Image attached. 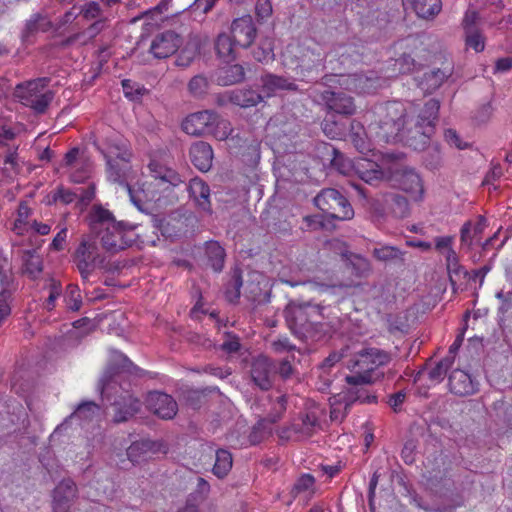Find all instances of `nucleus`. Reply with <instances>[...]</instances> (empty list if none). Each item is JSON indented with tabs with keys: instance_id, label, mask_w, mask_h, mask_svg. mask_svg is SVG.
Here are the masks:
<instances>
[{
	"instance_id": "53",
	"label": "nucleus",
	"mask_w": 512,
	"mask_h": 512,
	"mask_svg": "<svg viewBox=\"0 0 512 512\" xmlns=\"http://www.w3.org/2000/svg\"><path fill=\"white\" fill-rule=\"evenodd\" d=\"M444 138L451 147L461 150L468 147V144L461 140L458 133L453 129H447L444 133Z\"/></svg>"
},
{
	"instance_id": "4",
	"label": "nucleus",
	"mask_w": 512,
	"mask_h": 512,
	"mask_svg": "<svg viewBox=\"0 0 512 512\" xmlns=\"http://www.w3.org/2000/svg\"><path fill=\"white\" fill-rule=\"evenodd\" d=\"M89 226L99 236L102 247L110 253L130 247L137 238L134 225L117 221L109 210L100 206L90 211Z\"/></svg>"
},
{
	"instance_id": "14",
	"label": "nucleus",
	"mask_w": 512,
	"mask_h": 512,
	"mask_svg": "<svg viewBox=\"0 0 512 512\" xmlns=\"http://www.w3.org/2000/svg\"><path fill=\"white\" fill-rule=\"evenodd\" d=\"M399 187L415 201H421L424 195L422 179L413 169H402L395 174Z\"/></svg>"
},
{
	"instance_id": "17",
	"label": "nucleus",
	"mask_w": 512,
	"mask_h": 512,
	"mask_svg": "<svg viewBox=\"0 0 512 512\" xmlns=\"http://www.w3.org/2000/svg\"><path fill=\"white\" fill-rule=\"evenodd\" d=\"M76 485L70 480H63L54 490L53 509L54 512H68L70 503L76 497Z\"/></svg>"
},
{
	"instance_id": "64",
	"label": "nucleus",
	"mask_w": 512,
	"mask_h": 512,
	"mask_svg": "<svg viewBox=\"0 0 512 512\" xmlns=\"http://www.w3.org/2000/svg\"><path fill=\"white\" fill-rule=\"evenodd\" d=\"M400 73H408L414 66V60L409 55H403L395 61Z\"/></svg>"
},
{
	"instance_id": "23",
	"label": "nucleus",
	"mask_w": 512,
	"mask_h": 512,
	"mask_svg": "<svg viewBox=\"0 0 512 512\" xmlns=\"http://www.w3.org/2000/svg\"><path fill=\"white\" fill-rule=\"evenodd\" d=\"M378 202L385 206V211L391 213L397 218H404L409 213V204L407 199L395 192L383 194Z\"/></svg>"
},
{
	"instance_id": "36",
	"label": "nucleus",
	"mask_w": 512,
	"mask_h": 512,
	"mask_svg": "<svg viewBox=\"0 0 512 512\" xmlns=\"http://www.w3.org/2000/svg\"><path fill=\"white\" fill-rule=\"evenodd\" d=\"M233 128L231 123L228 120L221 119L215 113V120L213 121V126L209 129V133L213 135L218 140H226L231 135Z\"/></svg>"
},
{
	"instance_id": "16",
	"label": "nucleus",
	"mask_w": 512,
	"mask_h": 512,
	"mask_svg": "<svg viewBox=\"0 0 512 512\" xmlns=\"http://www.w3.org/2000/svg\"><path fill=\"white\" fill-rule=\"evenodd\" d=\"M274 369L271 361L265 356H258L251 364L250 376L256 386L268 390L272 385Z\"/></svg>"
},
{
	"instance_id": "50",
	"label": "nucleus",
	"mask_w": 512,
	"mask_h": 512,
	"mask_svg": "<svg viewBox=\"0 0 512 512\" xmlns=\"http://www.w3.org/2000/svg\"><path fill=\"white\" fill-rule=\"evenodd\" d=\"M466 44L476 52H480L484 49V40L482 36L474 30H468L466 32Z\"/></svg>"
},
{
	"instance_id": "1",
	"label": "nucleus",
	"mask_w": 512,
	"mask_h": 512,
	"mask_svg": "<svg viewBox=\"0 0 512 512\" xmlns=\"http://www.w3.org/2000/svg\"><path fill=\"white\" fill-rule=\"evenodd\" d=\"M440 104L429 99L423 106L389 102L376 108L377 120L370 130L384 142L405 140L416 150H421L434 134Z\"/></svg>"
},
{
	"instance_id": "7",
	"label": "nucleus",
	"mask_w": 512,
	"mask_h": 512,
	"mask_svg": "<svg viewBox=\"0 0 512 512\" xmlns=\"http://www.w3.org/2000/svg\"><path fill=\"white\" fill-rule=\"evenodd\" d=\"M314 202L323 213L332 219L350 220L354 216L352 206L336 189H323L315 197Z\"/></svg>"
},
{
	"instance_id": "58",
	"label": "nucleus",
	"mask_w": 512,
	"mask_h": 512,
	"mask_svg": "<svg viewBox=\"0 0 512 512\" xmlns=\"http://www.w3.org/2000/svg\"><path fill=\"white\" fill-rule=\"evenodd\" d=\"M109 20L108 16H104L102 18L96 19L94 23H92L86 30V34L90 39L94 38L98 35L106 25V22Z\"/></svg>"
},
{
	"instance_id": "27",
	"label": "nucleus",
	"mask_w": 512,
	"mask_h": 512,
	"mask_svg": "<svg viewBox=\"0 0 512 512\" xmlns=\"http://www.w3.org/2000/svg\"><path fill=\"white\" fill-rule=\"evenodd\" d=\"M188 191L197 204L204 211H210V190L200 178H193L189 182Z\"/></svg>"
},
{
	"instance_id": "54",
	"label": "nucleus",
	"mask_w": 512,
	"mask_h": 512,
	"mask_svg": "<svg viewBox=\"0 0 512 512\" xmlns=\"http://www.w3.org/2000/svg\"><path fill=\"white\" fill-rule=\"evenodd\" d=\"M446 259V266L449 273L450 278H452V273H458L460 269L458 256L454 249L449 250L446 254H444Z\"/></svg>"
},
{
	"instance_id": "49",
	"label": "nucleus",
	"mask_w": 512,
	"mask_h": 512,
	"mask_svg": "<svg viewBox=\"0 0 512 512\" xmlns=\"http://www.w3.org/2000/svg\"><path fill=\"white\" fill-rule=\"evenodd\" d=\"M10 299L11 291L4 289L0 292V325L11 313Z\"/></svg>"
},
{
	"instance_id": "30",
	"label": "nucleus",
	"mask_w": 512,
	"mask_h": 512,
	"mask_svg": "<svg viewBox=\"0 0 512 512\" xmlns=\"http://www.w3.org/2000/svg\"><path fill=\"white\" fill-rule=\"evenodd\" d=\"M235 45L237 44L234 42V39L228 34L222 33L216 39L215 49L221 59L229 62L235 59Z\"/></svg>"
},
{
	"instance_id": "21",
	"label": "nucleus",
	"mask_w": 512,
	"mask_h": 512,
	"mask_svg": "<svg viewBox=\"0 0 512 512\" xmlns=\"http://www.w3.org/2000/svg\"><path fill=\"white\" fill-rule=\"evenodd\" d=\"M190 158L192 163L200 171L206 172L212 166L213 150L210 144L198 141L190 148Z\"/></svg>"
},
{
	"instance_id": "29",
	"label": "nucleus",
	"mask_w": 512,
	"mask_h": 512,
	"mask_svg": "<svg viewBox=\"0 0 512 512\" xmlns=\"http://www.w3.org/2000/svg\"><path fill=\"white\" fill-rule=\"evenodd\" d=\"M244 76V68L241 65L235 64L221 68L218 72L217 81L222 86H228L241 82Z\"/></svg>"
},
{
	"instance_id": "20",
	"label": "nucleus",
	"mask_w": 512,
	"mask_h": 512,
	"mask_svg": "<svg viewBox=\"0 0 512 512\" xmlns=\"http://www.w3.org/2000/svg\"><path fill=\"white\" fill-rule=\"evenodd\" d=\"M321 99L330 110L338 114L352 115L355 112L353 99L341 93L325 90L321 94Z\"/></svg>"
},
{
	"instance_id": "51",
	"label": "nucleus",
	"mask_w": 512,
	"mask_h": 512,
	"mask_svg": "<svg viewBox=\"0 0 512 512\" xmlns=\"http://www.w3.org/2000/svg\"><path fill=\"white\" fill-rule=\"evenodd\" d=\"M122 87L125 96L130 99L137 98L139 95L142 94V91L144 90L139 84L129 79H125L122 81Z\"/></svg>"
},
{
	"instance_id": "34",
	"label": "nucleus",
	"mask_w": 512,
	"mask_h": 512,
	"mask_svg": "<svg viewBox=\"0 0 512 512\" xmlns=\"http://www.w3.org/2000/svg\"><path fill=\"white\" fill-rule=\"evenodd\" d=\"M232 468V456L227 450L220 449L216 452V460L213 473L218 478L225 477Z\"/></svg>"
},
{
	"instance_id": "3",
	"label": "nucleus",
	"mask_w": 512,
	"mask_h": 512,
	"mask_svg": "<svg viewBox=\"0 0 512 512\" xmlns=\"http://www.w3.org/2000/svg\"><path fill=\"white\" fill-rule=\"evenodd\" d=\"M135 369L133 363L121 352L114 351L111 354L110 365L101 379V393L108 399L115 395L113 402L115 408L114 420L116 422L126 421L129 417L133 416L140 409V402L137 398L123 390L120 395H117V381L114 376L120 377L121 373H132Z\"/></svg>"
},
{
	"instance_id": "43",
	"label": "nucleus",
	"mask_w": 512,
	"mask_h": 512,
	"mask_svg": "<svg viewBox=\"0 0 512 512\" xmlns=\"http://www.w3.org/2000/svg\"><path fill=\"white\" fill-rule=\"evenodd\" d=\"M395 284L387 281L380 287L374 288V296L379 298L380 302H392L395 300Z\"/></svg>"
},
{
	"instance_id": "48",
	"label": "nucleus",
	"mask_w": 512,
	"mask_h": 512,
	"mask_svg": "<svg viewBox=\"0 0 512 512\" xmlns=\"http://www.w3.org/2000/svg\"><path fill=\"white\" fill-rule=\"evenodd\" d=\"M286 410V397L285 395H280L276 398L275 403L273 404V411L267 416L264 421H268L270 423L277 422L283 415Z\"/></svg>"
},
{
	"instance_id": "8",
	"label": "nucleus",
	"mask_w": 512,
	"mask_h": 512,
	"mask_svg": "<svg viewBox=\"0 0 512 512\" xmlns=\"http://www.w3.org/2000/svg\"><path fill=\"white\" fill-rule=\"evenodd\" d=\"M48 80L39 78L29 81L26 84L18 85L16 95L27 107L36 112H43L53 99V93L46 89Z\"/></svg>"
},
{
	"instance_id": "22",
	"label": "nucleus",
	"mask_w": 512,
	"mask_h": 512,
	"mask_svg": "<svg viewBox=\"0 0 512 512\" xmlns=\"http://www.w3.org/2000/svg\"><path fill=\"white\" fill-rule=\"evenodd\" d=\"M450 391L459 396L472 395L476 386L470 375L463 370H454L449 376Z\"/></svg>"
},
{
	"instance_id": "13",
	"label": "nucleus",
	"mask_w": 512,
	"mask_h": 512,
	"mask_svg": "<svg viewBox=\"0 0 512 512\" xmlns=\"http://www.w3.org/2000/svg\"><path fill=\"white\" fill-rule=\"evenodd\" d=\"M214 120V112L209 110L199 111L186 117L182 123V128L189 135L200 136L209 133Z\"/></svg>"
},
{
	"instance_id": "42",
	"label": "nucleus",
	"mask_w": 512,
	"mask_h": 512,
	"mask_svg": "<svg viewBox=\"0 0 512 512\" xmlns=\"http://www.w3.org/2000/svg\"><path fill=\"white\" fill-rule=\"evenodd\" d=\"M315 479L310 474L302 475L294 484L292 492L294 495L311 493L314 490Z\"/></svg>"
},
{
	"instance_id": "39",
	"label": "nucleus",
	"mask_w": 512,
	"mask_h": 512,
	"mask_svg": "<svg viewBox=\"0 0 512 512\" xmlns=\"http://www.w3.org/2000/svg\"><path fill=\"white\" fill-rule=\"evenodd\" d=\"M323 66V58L320 54H315L313 52L307 51L306 54H304L301 63L299 65V68L302 72L307 71H318Z\"/></svg>"
},
{
	"instance_id": "40",
	"label": "nucleus",
	"mask_w": 512,
	"mask_h": 512,
	"mask_svg": "<svg viewBox=\"0 0 512 512\" xmlns=\"http://www.w3.org/2000/svg\"><path fill=\"white\" fill-rule=\"evenodd\" d=\"M79 14L87 21L106 16L100 3L96 1H90L84 4L80 9Z\"/></svg>"
},
{
	"instance_id": "61",
	"label": "nucleus",
	"mask_w": 512,
	"mask_h": 512,
	"mask_svg": "<svg viewBox=\"0 0 512 512\" xmlns=\"http://www.w3.org/2000/svg\"><path fill=\"white\" fill-rule=\"evenodd\" d=\"M5 265H0V284L2 286V290H9L10 283L12 281L11 278V269L8 265L7 260H4Z\"/></svg>"
},
{
	"instance_id": "5",
	"label": "nucleus",
	"mask_w": 512,
	"mask_h": 512,
	"mask_svg": "<svg viewBox=\"0 0 512 512\" xmlns=\"http://www.w3.org/2000/svg\"><path fill=\"white\" fill-rule=\"evenodd\" d=\"M328 307L313 303H291L288 305L286 321L290 330L299 338L313 337L329 320Z\"/></svg>"
},
{
	"instance_id": "59",
	"label": "nucleus",
	"mask_w": 512,
	"mask_h": 512,
	"mask_svg": "<svg viewBox=\"0 0 512 512\" xmlns=\"http://www.w3.org/2000/svg\"><path fill=\"white\" fill-rule=\"evenodd\" d=\"M343 358V353L333 352L331 353L321 364L320 369L322 373H327L329 370L334 367L337 363L341 361Z\"/></svg>"
},
{
	"instance_id": "9",
	"label": "nucleus",
	"mask_w": 512,
	"mask_h": 512,
	"mask_svg": "<svg viewBox=\"0 0 512 512\" xmlns=\"http://www.w3.org/2000/svg\"><path fill=\"white\" fill-rule=\"evenodd\" d=\"M74 260L83 279H88L91 273L104 261L96 240L89 235L81 239L75 251Z\"/></svg>"
},
{
	"instance_id": "24",
	"label": "nucleus",
	"mask_w": 512,
	"mask_h": 512,
	"mask_svg": "<svg viewBox=\"0 0 512 512\" xmlns=\"http://www.w3.org/2000/svg\"><path fill=\"white\" fill-rule=\"evenodd\" d=\"M33 211L28 206L26 201H22L19 203L16 218L13 221L11 230L18 236H24L31 232L33 220H31V215Z\"/></svg>"
},
{
	"instance_id": "19",
	"label": "nucleus",
	"mask_w": 512,
	"mask_h": 512,
	"mask_svg": "<svg viewBox=\"0 0 512 512\" xmlns=\"http://www.w3.org/2000/svg\"><path fill=\"white\" fill-rule=\"evenodd\" d=\"M261 90L259 94L265 98L275 96L278 92L283 90H296V84L280 76L273 74H266L261 77Z\"/></svg>"
},
{
	"instance_id": "44",
	"label": "nucleus",
	"mask_w": 512,
	"mask_h": 512,
	"mask_svg": "<svg viewBox=\"0 0 512 512\" xmlns=\"http://www.w3.org/2000/svg\"><path fill=\"white\" fill-rule=\"evenodd\" d=\"M323 132L331 139H341L345 128L336 121L326 118L322 124Z\"/></svg>"
},
{
	"instance_id": "55",
	"label": "nucleus",
	"mask_w": 512,
	"mask_h": 512,
	"mask_svg": "<svg viewBox=\"0 0 512 512\" xmlns=\"http://www.w3.org/2000/svg\"><path fill=\"white\" fill-rule=\"evenodd\" d=\"M493 111L494 108L492 105L490 103H486L476 111L474 118L480 124L486 123L491 118Z\"/></svg>"
},
{
	"instance_id": "33",
	"label": "nucleus",
	"mask_w": 512,
	"mask_h": 512,
	"mask_svg": "<svg viewBox=\"0 0 512 512\" xmlns=\"http://www.w3.org/2000/svg\"><path fill=\"white\" fill-rule=\"evenodd\" d=\"M206 254L211 267L219 272L224 266L225 251L218 242L211 241L206 244Z\"/></svg>"
},
{
	"instance_id": "26",
	"label": "nucleus",
	"mask_w": 512,
	"mask_h": 512,
	"mask_svg": "<svg viewBox=\"0 0 512 512\" xmlns=\"http://www.w3.org/2000/svg\"><path fill=\"white\" fill-rule=\"evenodd\" d=\"M227 99L240 107L248 108L256 106L263 101V96L258 92L250 89H237L225 93Z\"/></svg>"
},
{
	"instance_id": "45",
	"label": "nucleus",
	"mask_w": 512,
	"mask_h": 512,
	"mask_svg": "<svg viewBox=\"0 0 512 512\" xmlns=\"http://www.w3.org/2000/svg\"><path fill=\"white\" fill-rule=\"evenodd\" d=\"M188 88L194 96H202L207 92L209 82L203 75H196L190 80Z\"/></svg>"
},
{
	"instance_id": "25",
	"label": "nucleus",
	"mask_w": 512,
	"mask_h": 512,
	"mask_svg": "<svg viewBox=\"0 0 512 512\" xmlns=\"http://www.w3.org/2000/svg\"><path fill=\"white\" fill-rule=\"evenodd\" d=\"M156 452V444L150 440L133 442L127 448V457L134 464L147 461Z\"/></svg>"
},
{
	"instance_id": "60",
	"label": "nucleus",
	"mask_w": 512,
	"mask_h": 512,
	"mask_svg": "<svg viewBox=\"0 0 512 512\" xmlns=\"http://www.w3.org/2000/svg\"><path fill=\"white\" fill-rule=\"evenodd\" d=\"M60 294H61V285L59 283L53 281L50 285V293H49V296H48V299H47L46 305H45L47 310H52L54 308L55 301L60 296Z\"/></svg>"
},
{
	"instance_id": "32",
	"label": "nucleus",
	"mask_w": 512,
	"mask_h": 512,
	"mask_svg": "<svg viewBox=\"0 0 512 512\" xmlns=\"http://www.w3.org/2000/svg\"><path fill=\"white\" fill-rule=\"evenodd\" d=\"M350 139L352 143L354 144L355 148L360 153H365L366 151H370L371 145L370 141L368 140L366 133L364 131L363 126L355 121L351 122V133H350Z\"/></svg>"
},
{
	"instance_id": "31",
	"label": "nucleus",
	"mask_w": 512,
	"mask_h": 512,
	"mask_svg": "<svg viewBox=\"0 0 512 512\" xmlns=\"http://www.w3.org/2000/svg\"><path fill=\"white\" fill-rule=\"evenodd\" d=\"M100 415V407L94 402H83L70 415V419H77L86 423L97 419Z\"/></svg>"
},
{
	"instance_id": "46",
	"label": "nucleus",
	"mask_w": 512,
	"mask_h": 512,
	"mask_svg": "<svg viewBox=\"0 0 512 512\" xmlns=\"http://www.w3.org/2000/svg\"><path fill=\"white\" fill-rule=\"evenodd\" d=\"M65 302L67 307L72 311H78L82 304V298L80 294V290L76 286H68Z\"/></svg>"
},
{
	"instance_id": "6",
	"label": "nucleus",
	"mask_w": 512,
	"mask_h": 512,
	"mask_svg": "<svg viewBox=\"0 0 512 512\" xmlns=\"http://www.w3.org/2000/svg\"><path fill=\"white\" fill-rule=\"evenodd\" d=\"M390 361L389 355L378 348H364L349 361L350 374L346 382L350 385L373 384L383 377L380 367Z\"/></svg>"
},
{
	"instance_id": "56",
	"label": "nucleus",
	"mask_w": 512,
	"mask_h": 512,
	"mask_svg": "<svg viewBox=\"0 0 512 512\" xmlns=\"http://www.w3.org/2000/svg\"><path fill=\"white\" fill-rule=\"evenodd\" d=\"M454 237L452 236H441L435 239V248L442 255L446 254L449 250H452V244Z\"/></svg>"
},
{
	"instance_id": "35",
	"label": "nucleus",
	"mask_w": 512,
	"mask_h": 512,
	"mask_svg": "<svg viewBox=\"0 0 512 512\" xmlns=\"http://www.w3.org/2000/svg\"><path fill=\"white\" fill-rule=\"evenodd\" d=\"M318 425V418L314 412L305 414L301 419V425H293L292 429L295 433L300 434L301 437H309L313 434L316 426Z\"/></svg>"
},
{
	"instance_id": "63",
	"label": "nucleus",
	"mask_w": 512,
	"mask_h": 512,
	"mask_svg": "<svg viewBox=\"0 0 512 512\" xmlns=\"http://www.w3.org/2000/svg\"><path fill=\"white\" fill-rule=\"evenodd\" d=\"M76 198V193L72 192L68 189L59 188L56 193L54 194V200L55 201H61L65 204H69L74 201Z\"/></svg>"
},
{
	"instance_id": "57",
	"label": "nucleus",
	"mask_w": 512,
	"mask_h": 512,
	"mask_svg": "<svg viewBox=\"0 0 512 512\" xmlns=\"http://www.w3.org/2000/svg\"><path fill=\"white\" fill-rule=\"evenodd\" d=\"M195 55H196L195 47H191V48L186 47L185 49H183L181 51L180 55L178 56V58L176 60V64L178 66L186 67L194 59Z\"/></svg>"
},
{
	"instance_id": "2",
	"label": "nucleus",
	"mask_w": 512,
	"mask_h": 512,
	"mask_svg": "<svg viewBox=\"0 0 512 512\" xmlns=\"http://www.w3.org/2000/svg\"><path fill=\"white\" fill-rule=\"evenodd\" d=\"M101 152L106 160L108 180L125 186L131 201L137 207L158 200L161 192L182 182L176 171L157 160H151L148 170L152 180H146L137 189H134L129 185V181L134 177V171L130 165L132 153L127 145L122 141L110 140L101 149Z\"/></svg>"
},
{
	"instance_id": "11",
	"label": "nucleus",
	"mask_w": 512,
	"mask_h": 512,
	"mask_svg": "<svg viewBox=\"0 0 512 512\" xmlns=\"http://www.w3.org/2000/svg\"><path fill=\"white\" fill-rule=\"evenodd\" d=\"M148 409L162 419H172L177 411L176 401L168 394L154 391L150 392L146 398Z\"/></svg>"
},
{
	"instance_id": "28",
	"label": "nucleus",
	"mask_w": 512,
	"mask_h": 512,
	"mask_svg": "<svg viewBox=\"0 0 512 512\" xmlns=\"http://www.w3.org/2000/svg\"><path fill=\"white\" fill-rule=\"evenodd\" d=\"M409 3L415 13L424 19L437 15L441 10L440 0H404Z\"/></svg>"
},
{
	"instance_id": "37",
	"label": "nucleus",
	"mask_w": 512,
	"mask_h": 512,
	"mask_svg": "<svg viewBox=\"0 0 512 512\" xmlns=\"http://www.w3.org/2000/svg\"><path fill=\"white\" fill-rule=\"evenodd\" d=\"M453 362L454 356H446L429 370V379L435 383L441 382L444 379L448 369L451 368Z\"/></svg>"
},
{
	"instance_id": "47",
	"label": "nucleus",
	"mask_w": 512,
	"mask_h": 512,
	"mask_svg": "<svg viewBox=\"0 0 512 512\" xmlns=\"http://www.w3.org/2000/svg\"><path fill=\"white\" fill-rule=\"evenodd\" d=\"M373 255L378 260L388 261L400 258L401 252L399 249L393 246H381L378 248H374Z\"/></svg>"
},
{
	"instance_id": "52",
	"label": "nucleus",
	"mask_w": 512,
	"mask_h": 512,
	"mask_svg": "<svg viewBox=\"0 0 512 512\" xmlns=\"http://www.w3.org/2000/svg\"><path fill=\"white\" fill-rule=\"evenodd\" d=\"M220 347L226 353H235L240 349L239 338L234 334L227 333Z\"/></svg>"
},
{
	"instance_id": "41",
	"label": "nucleus",
	"mask_w": 512,
	"mask_h": 512,
	"mask_svg": "<svg viewBox=\"0 0 512 512\" xmlns=\"http://www.w3.org/2000/svg\"><path fill=\"white\" fill-rule=\"evenodd\" d=\"M450 74L451 70L449 68L437 69L426 74L425 80L430 88L436 89L445 81V79L448 78Z\"/></svg>"
},
{
	"instance_id": "15",
	"label": "nucleus",
	"mask_w": 512,
	"mask_h": 512,
	"mask_svg": "<svg viewBox=\"0 0 512 512\" xmlns=\"http://www.w3.org/2000/svg\"><path fill=\"white\" fill-rule=\"evenodd\" d=\"M338 83L344 89L355 93H370L378 87V78L374 74L368 76L362 73L341 75Z\"/></svg>"
},
{
	"instance_id": "18",
	"label": "nucleus",
	"mask_w": 512,
	"mask_h": 512,
	"mask_svg": "<svg viewBox=\"0 0 512 512\" xmlns=\"http://www.w3.org/2000/svg\"><path fill=\"white\" fill-rule=\"evenodd\" d=\"M352 169L361 180L369 184H375L381 181L385 176L380 166L367 158L357 159L353 163Z\"/></svg>"
},
{
	"instance_id": "38",
	"label": "nucleus",
	"mask_w": 512,
	"mask_h": 512,
	"mask_svg": "<svg viewBox=\"0 0 512 512\" xmlns=\"http://www.w3.org/2000/svg\"><path fill=\"white\" fill-rule=\"evenodd\" d=\"M24 267L25 272L28 273L31 278H36L42 272L43 269L42 260L40 256L32 251L25 252Z\"/></svg>"
},
{
	"instance_id": "12",
	"label": "nucleus",
	"mask_w": 512,
	"mask_h": 512,
	"mask_svg": "<svg viewBox=\"0 0 512 512\" xmlns=\"http://www.w3.org/2000/svg\"><path fill=\"white\" fill-rule=\"evenodd\" d=\"M234 42L243 48H248L256 37V27L250 15L235 19L231 25Z\"/></svg>"
},
{
	"instance_id": "10",
	"label": "nucleus",
	"mask_w": 512,
	"mask_h": 512,
	"mask_svg": "<svg viewBox=\"0 0 512 512\" xmlns=\"http://www.w3.org/2000/svg\"><path fill=\"white\" fill-rule=\"evenodd\" d=\"M181 45V38L173 31L156 35L151 41L149 53L155 59H165L173 55Z\"/></svg>"
},
{
	"instance_id": "62",
	"label": "nucleus",
	"mask_w": 512,
	"mask_h": 512,
	"mask_svg": "<svg viewBox=\"0 0 512 512\" xmlns=\"http://www.w3.org/2000/svg\"><path fill=\"white\" fill-rule=\"evenodd\" d=\"M255 10L258 17L262 19L269 17L272 14L270 0H257Z\"/></svg>"
}]
</instances>
